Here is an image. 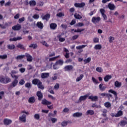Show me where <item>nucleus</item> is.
Returning a JSON list of instances; mask_svg holds the SVG:
<instances>
[{
  "mask_svg": "<svg viewBox=\"0 0 127 127\" xmlns=\"http://www.w3.org/2000/svg\"><path fill=\"white\" fill-rule=\"evenodd\" d=\"M32 84L33 85H35L38 86L39 89H41V90H44V86L42 84V82L40 81L39 79L34 78L32 80Z\"/></svg>",
  "mask_w": 127,
  "mask_h": 127,
  "instance_id": "nucleus-1",
  "label": "nucleus"
},
{
  "mask_svg": "<svg viewBox=\"0 0 127 127\" xmlns=\"http://www.w3.org/2000/svg\"><path fill=\"white\" fill-rule=\"evenodd\" d=\"M10 82H11V79L8 76H0V82L1 83V84H8V83H10Z\"/></svg>",
  "mask_w": 127,
  "mask_h": 127,
  "instance_id": "nucleus-2",
  "label": "nucleus"
},
{
  "mask_svg": "<svg viewBox=\"0 0 127 127\" xmlns=\"http://www.w3.org/2000/svg\"><path fill=\"white\" fill-rule=\"evenodd\" d=\"M23 114L19 118V120L23 123H25L26 122V115H29V113H28V112L23 111L21 112V114Z\"/></svg>",
  "mask_w": 127,
  "mask_h": 127,
  "instance_id": "nucleus-3",
  "label": "nucleus"
},
{
  "mask_svg": "<svg viewBox=\"0 0 127 127\" xmlns=\"http://www.w3.org/2000/svg\"><path fill=\"white\" fill-rule=\"evenodd\" d=\"M41 103L42 105H44V106H47V108L48 109H50V110H52V109H53V105L48 106L49 105H51L52 103L50 101H48L47 100L45 99H44L43 100H42Z\"/></svg>",
  "mask_w": 127,
  "mask_h": 127,
  "instance_id": "nucleus-4",
  "label": "nucleus"
},
{
  "mask_svg": "<svg viewBox=\"0 0 127 127\" xmlns=\"http://www.w3.org/2000/svg\"><path fill=\"white\" fill-rule=\"evenodd\" d=\"M93 23H99L101 21V17H93L91 20Z\"/></svg>",
  "mask_w": 127,
  "mask_h": 127,
  "instance_id": "nucleus-5",
  "label": "nucleus"
},
{
  "mask_svg": "<svg viewBox=\"0 0 127 127\" xmlns=\"http://www.w3.org/2000/svg\"><path fill=\"white\" fill-rule=\"evenodd\" d=\"M3 123L5 126H9L12 123V121L9 119H4Z\"/></svg>",
  "mask_w": 127,
  "mask_h": 127,
  "instance_id": "nucleus-6",
  "label": "nucleus"
},
{
  "mask_svg": "<svg viewBox=\"0 0 127 127\" xmlns=\"http://www.w3.org/2000/svg\"><path fill=\"white\" fill-rule=\"evenodd\" d=\"M36 95L38 97V101H41L43 99V94L41 91H38L37 92Z\"/></svg>",
  "mask_w": 127,
  "mask_h": 127,
  "instance_id": "nucleus-7",
  "label": "nucleus"
},
{
  "mask_svg": "<svg viewBox=\"0 0 127 127\" xmlns=\"http://www.w3.org/2000/svg\"><path fill=\"white\" fill-rule=\"evenodd\" d=\"M25 56L27 58V61L28 62H31L33 60L32 57L28 53H25Z\"/></svg>",
  "mask_w": 127,
  "mask_h": 127,
  "instance_id": "nucleus-8",
  "label": "nucleus"
},
{
  "mask_svg": "<svg viewBox=\"0 0 127 127\" xmlns=\"http://www.w3.org/2000/svg\"><path fill=\"white\" fill-rule=\"evenodd\" d=\"M89 100H91L92 102H97L98 101V96H90L88 97Z\"/></svg>",
  "mask_w": 127,
  "mask_h": 127,
  "instance_id": "nucleus-9",
  "label": "nucleus"
},
{
  "mask_svg": "<svg viewBox=\"0 0 127 127\" xmlns=\"http://www.w3.org/2000/svg\"><path fill=\"white\" fill-rule=\"evenodd\" d=\"M85 5L84 2H81V3H74V6L75 7H84V6Z\"/></svg>",
  "mask_w": 127,
  "mask_h": 127,
  "instance_id": "nucleus-10",
  "label": "nucleus"
},
{
  "mask_svg": "<svg viewBox=\"0 0 127 127\" xmlns=\"http://www.w3.org/2000/svg\"><path fill=\"white\" fill-rule=\"evenodd\" d=\"M64 71H71L73 70V65H66L64 68Z\"/></svg>",
  "mask_w": 127,
  "mask_h": 127,
  "instance_id": "nucleus-11",
  "label": "nucleus"
},
{
  "mask_svg": "<svg viewBox=\"0 0 127 127\" xmlns=\"http://www.w3.org/2000/svg\"><path fill=\"white\" fill-rule=\"evenodd\" d=\"M13 30H20L21 29V25L20 24H17L12 27Z\"/></svg>",
  "mask_w": 127,
  "mask_h": 127,
  "instance_id": "nucleus-12",
  "label": "nucleus"
},
{
  "mask_svg": "<svg viewBox=\"0 0 127 127\" xmlns=\"http://www.w3.org/2000/svg\"><path fill=\"white\" fill-rule=\"evenodd\" d=\"M108 7L110 9V10H114L116 8V6L115 4H112V3H109L108 4Z\"/></svg>",
  "mask_w": 127,
  "mask_h": 127,
  "instance_id": "nucleus-13",
  "label": "nucleus"
},
{
  "mask_svg": "<svg viewBox=\"0 0 127 127\" xmlns=\"http://www.w3.org/2000/svg\"><path fill=\"white\" fill-rule=\"evenodd\" d=\"M42 18L43 20L48 21V20H49V18H50V14H46L43 17L42 16Z\"/></svg>",
  "mask_w": 127,
  "mask_h": 127,
  "instance_id": "nucleus-14",
  "label": "nucleus"
},
{
  "mask_svg": "<svg viewBox=\"0 0 127 127\" xmlns=\"http://www.w3.org/2000/svg\"><path fill=\"white\" fill-rule=\"evenodd\" d=\"M50 27L51 29H53L55 30L56 28H57V24L55 23H52L50 24Z\"/></svg>",
  "mask_w": 127,
  "mask_h": 127,
  "instance_id": "nucleus-15",
  "label": "nucleus"
},
{
  "mask_svg": "<svg viewBox=\"0 0 127 127\" xmlns=\"http://www.w3.org/2000/svg\"><path fill=\"white\" fill-rule=\"evenodd\" d=\"M28 102L30 104H34L35 103V97L34 96L30 97L28 99Z\"/></svg>",
  "mask_w": 127,
  "mask_h": 127,
  "instance_id": "nucleus-16",
  "label": "nucleus"
},
{
  "mask_svg": "<svg viewBox=\"0 0 127 127\" xmlns=\"http://www.w3.org/2000/svg\"><path fill=\"white\" fill-rule=\"evenodd\" d=\"M86 115L87 116H93L95 115V111L93 110H88L86 111Z\"/></svg>",
  "mask_w": 127,
  "mask_h": 127,
  "instance_id": "nucleus-17",
  "label": "nucleus"
},
{
  "mask_svg": "<svg viewBox=\"0 0 127 127\" xmlns=\"http://www.w3.org/2000/svg\"><path fill=\"white\" fill-rule=\"evenodd\" d=\"M108 92L111 93V94H113V95H114V97H115V99H117L118 98V93H117V92H116V91L113 89H110L108 91Z\"/></svg>",
  "mask_w": 127,
  "mask_h": 127,
  "instance_id": "nucleus-18",
  "label": "nucleus"
},
{
  "mask_svg": "<svg viewBox=\"0 0 127 127\" xmlns=\"http://www.w3.org/2000/svg\"><path fill=\"white\" fill-rule=\"evenodd\" d=\"M36 26H37V27H38V28H40V29H42L43 27H44L43 23L41 22H37Z\"/></svg>",
  "mask_w": 127,
  "mask_h": 127,
  "instance_id": "nucleus-19",
  "label": "nucleus"
},
{
  "mask_svg": "<svg viewBox=\"0 0 127 127\" xmlns=\"http://www.w3.org/2000/svg\"><path fill=\"white\" fill-rule=\"evenodd\" d=\"M18 83V80L17 79H14L11 83V87L12 88H14L16 85H17V83Z\"/></svg>",
  "mask_w": 127,
  "mask_h": 127,
  "instance_id": "nucleus-20",
  "label": "nucleus"
},
{
  "mask_svg": "<svg viewBox=\"0 0 127 127\" xmlns=\"http://www.w3.org/2000/svg\"><path fill=\"white\" fill-rule=\"evenodd\" d=\"M123 115H124V112H123V111L120 110L115 115V117L116 118H119L120 117H121V116H123Z\"/></svg>",
  "mask_w": 127,
  "mask_h": 127,
  "instance_id": "nucleus-21",
  "label": "nucleus"
},
{
  "mask_svg": "<svg viewBox=\"0 0 127 127\" xmlns=\"http://www.w3.org/2000/svg\"><path fill=\"white\" fill-rule=\"evenodd\" d=\"M41 77L42 79H45V78H48V77H49V73H42L41 74Z\"/></svg>",
  "mask_w": 127,
  "mask_h": 127,
  "instance_id": "nucleus-22",
  "label": "nucleus"
},
{
  "mask_svg": "<svg viewBox=\"0 0 127 127\" xmlns=\"http://www.w3.org/2000/svg\"><path fill=\"white\" fill-rule=\"evenodd\" d=\"M81 116H83V113L79 112H76L73 115V117L74 118H79V117H81Z\"/></svg>",
  "mask_w": 127,
  "mask_h": 127,
  "instance_id": "nucleus-23",
  "label": "nucleus"
},
{
  "mask_svg": "<svg viewBox=\"0 0 127 127\" xmlns=\"http://www.w3.org/2000/svg\"><path fill=\"white\" fill-rule=\"evenodd\" d=\"M21 39H22V37H18L17 38L14 37L13 38H10L9 41H17V40H21Z\"/></svg>",
  "mask_w": 127,
  "mask_h": 127,
  "instance_id": "nucleus-24",
  "label": "nucleus"
},
{
  "mask_svg": "<svg viewBox=\"0 0 127 127\" xmlns=\"http://www.w3.org/2000/svg\"><path fill=\"white\" fill-rule=\"evenodd\" d=\"M111 78H112V75H107L104 77V81L105 82H109V80H111Z\"/></svg>",
  "mask_w": 127,
  "mask_h": 127,
  "instance_id": "nucleus-25",
  "label": "nucleus"
},
{
  "mask_svg": "<svg viewBox=\"0 0 127 127\" xmlns=\"http://www.w3.org/2000/svg\"><path fill=\"white\" fill-rule=\"evenodd\" d=\"M88 98V95H85L84 96H81L79 97V101L82 102V101H85Z\"/></svg>",
  "mask_w": 127,
  "mask_h": 127,
  "instance_id": "nucleus-26",
  "label": "nucleus"
},
{
  "mask_svg": "<svg viewBox=\"0 0 127 127\" xmlns=\"http://www.w3.org/2000/svg\"><path fill=\"white\" fill-rule=\"evenodd\" d=\"M99 89L101 92H104L105 90H106V88H107L106 86H103V83H101L99 86Z\"/></svg>",
  "mask_w": 127,
  "mask_h": 127,
  "instance_id": "nucleus-27",
  "label": "nucleus"
},
{
  "mask_svg": "<svg viewBox=\"0 0 127 127\" xmlns=\"http://www.w3.org/2000/svg\"><path fill=\"white\" fill-rule=\"evenodd\" d=\"M91 57H88L87 59H85L83 60L84 64H88L91 62Z\"/></svg>",
  "mask_w": 127,
  "mask_h": 127,
  "instance_id": "nucleus-28",
  "label": "nucleus"
},
{
  "mask_svg": "<svg viewBox=\"0 0 127 127\" xmlns=\"http://www.w3.org/2000/svg\"><path fill=\"white\" fill-rule=\"evenodd\" d=\"M115 86L116 88H120L122 86V82H120L117 80L115 82Z\"/></svg>",
  "mask_w": 127,
  "mask_h": 127,
  "instance_id": "nucleus-29",
  "label": "nucleus"
},
{
  "mask_svg": "<svg viewBox=\"0 0 127 127\" xmlns=\"http://www.w3.org/2000/svg\"><path fill=\"white\" fill-rule=\"evenodd\" d=\"M29 48H33V49H36L38 47L37 44H31L29 46Z\"/></svg>",
  "mask_w": 127,
  "mask_h": 127,
  "instance_id": "nucleus-30",
  "label": "nucleus"
},
{
  "mask_svg": "<svg viewBox=\"0 0 127 127\" xmlns=\"http://www.w3.org/2000/svg\"><path fill=\"white\" fill-rule=\"evenodd\" d=\"M7 48L9 49L10 50H12L13 49H15V45L12 44V45H8L7 46Z\"/></svg>",
  "mask_w": 127,
  "mask_h": 127,
  "instance_id": "nucleus-31",
  "label": "nucleus"
},
{
  "mask_svg": "<svg viewBox=\"0 0 127 127\" xmlns=\"http://www.w3.org/2000/svg\"><path fill=\"white\" fill-rule=\"evenodd\" d=\"M29 4L30 6H35L36 1H35L34 0H31L29 1Z\"/></svg>",
  "mask_w": 127,
  "mask_h": 127,
  "instance_id": "nucleus-32",
  "label": "nucleus"
},
{
  "mask_svg": "<svg viewBox=\"0 0 127 127\" xmlns=\"http://www.w3.org/2000/svg\"><path fill=\"white\" fill-rule=\"evenodd\" d=\"M94 49L96 50H100L102 49V45L101 44L96 45L94 47Z\"/></svg>",
  "mask_w": 127,
  "mask_h": 127,
  "instance_id": "nucleus-33",
  "label": "nucleus"
},
{
  "mask_svg": "<svg viewBox=\"0 0 127 127\" xmlns=\"http://www.w3.org/2000/svg\"><path fill=\"white\" fill-rule=\"evenodd\" d=\"M56 64L58 65H61V66H62L63 64H64V62L62 60H59L58 61L56 62Z\"/></svg>",
  "mask_w": 127,
  "mask_h": 127,
  "instance_id": "nucleus-34",
  "label": "nucleus"
},
{
  "mask_svg": "<svg viewBox=\"0 0 127 127\" xmlns=\"http://www.w3.org/2000/svg\"><path fill=\"white\" fill-rule=\"evenodd\" d=\"M25 57V55H19L17 56L16 58L15 59H16V60H19L20 59H23V58H24Z\"/></svg>",
  "mask_w": 127,
  "mask_h": 127,
  "instance_id": "nucleus-35",
  "label": "nucleus"
},
{
  "mask_svg": "<svg viewBox=\"0 0 127 127\" xmlns=\"http://www.w3.org/2000/svg\"><path fill=\"white\" fill-rule=\"evenodd\" d=\"M16 47H17V48H20V49H22L23 50H24L25 49V48H24L23 45L21 44H18L17 45Z\"/></svg>",
  "mask_w": 127,
  "mask_h": 127,
  "instance_id": "nucleus-36",
  "label": "nucleus"
},
{
  "mask_svg": "<svg viewBox=\"0 0 127 127\" xmlns=\"http://www.w3.org/2000/svg\"><path fill=\"white\" fill-rule=\"evenodd\" d=\"M60 67L59 66V65H58V64H56V63H55V64L53 66L54 70H58V69H59Z\"/></svg>",
  "mask_w": 127,
  "mask_h": 127,
  "instance_id": "nucleus-37",
  "label": "nucleus"
},
{
  "mask_svg": "<svg viewBox=\"0 0 127 127\" xmlns=\"http://www.w3.org/2000/svg\"><path fill=\"white\" fill-rule=\"evenodd\" d=\"M83 78H84V75L83 74H81L79 77H78L76 79V82H80V81H81V80H82V79H83Z\"/></svg>",
  "mask_w": 127,
  "mask_h": 127,
  "instance_id": "nucleus-38",
  "label": "nucleus"
},
{
  "mask_svg": "<svg viewBox=\"0 0 127 127\" xmlns=\"http://www.w3.org/2000/svg\"><path fill=\"white\" fill-rule=\"evenodd\" d=\"M126 125H127V121L122 120L120 123V126L125 127Z\"/></svg>",
  "mask_w": 127,
  "mask_h": 127,
  "instance_id": "nucleus-39",
  "label": "nucleus"
},
{
  "mask_svg": "<svg viewBox=\"0 0 127 127\" xmlns=\"http://www.w3.org/2000/svg\"><path fill=\"white\" fill-rule=\"evenodd\" d=\"M87 46V45H82L81 46H78L76 47V49H78L80 50V49H83V48H85Z\"/></svg>",
  "mask_w": 127,
  "mask_h": 127,
  "instance_id": "nucleus-40",
  "label": "nucleus"
},
{
  "mask_svg": "<svg viewBox=\"0 0 127 127\" xmlns=\"http://www.w3.org/2000/svg\"><path fill=\"white\" fill-rule=\"evenodd\" d=\"M50 121H51L52 124H55V123L57 122L58 119L55 118H51Z\"/></svg>",
  "mask_w": 127,
  "mask_h": 127,
  "instance_id": "nucleus-41",
  "label": "nucleus"
},
{
  "mask_svg": "<svg viewBox=\"0 0 127 127\" xmlns=\"http://www.w3.org/2000/svg\"><path fill=\"white\" fill-rule=\"evenodd\" d=\"M35 120H37V121H39L40 120V115L39 114H36L34 115Z\"/></svg>",
  "mask_w": 127,
  "mask_h": 127,
  "instance_id": "nucleus-42",
  "label": "nucleus"
},
{
  "mask_svg": "<svg viewBox=\"0 0 127 127\" xmlns=\"http://www.w3.org/2000/svg\"><path fill=\"white\" fill-rule=\"evenodd\" d=\"M74 17L76 19H81L82 18V16L79 14H74Z\"/></svg>",
  "mask_w": 127,
  "mask_h": 127,
  "instance_id": "nucleus-43",
  "label": "nucleus"
},
{
  "mask_svg": "<svg viewBox=\"0 0 127 127\" xmlns=\"http://www.w3.org/2000/svg\"><path fill=\"white\" fill-rule=\"evenodd\" d=\"M25 86L26 88H28V89H30L32 86L31 85V84L29 82L26 83Z\"/></svg>",
  "mask_w": 127,
  "mask_h": 127,
  "instance_id": "nucleus-44",
  "label": "nucleus"
},
{
  "mask_svg": "<svg viewBox=\"0 0 127 127\" xmlns=\"http://www.w3.org/2000/svg\"><path fill=\"white\" fill-rule=\"evenodd\" d=\"M96 70L97 71V72H99L100 73H102V72L104 71L103 70V68L101 67H97L96 68Z\"/></svg>",
  "mask_w": 127,
  "mask_h": 127,
  "instance_id": "nucleus-45",
  "label": "nucleus"
},
{
  "mask_svg": "<svg viewBox=\"0 0 127 127\" xmlns=\"http://www.w3.org/2000/svg\"><path fill=\"white\" fill-rule=\"evenodd\" d=\"M60 57V56H58L57 57H55L53 58H51L49 59V61H55L57 58H59Z\"/></svg>",
  "mask_w": 127,
  "mask_h": 127,
  "instance_id": "nucleus-46",
  "label": "nucleus"
},
{
  "mask_svg": "<svg viewBox=\"0 0 127 127\" xmlns=\"http://www.w3.org/2000/svg\"><path fill=\"white\" fill-rule=\"evenodd\" d=\"M58 37L59 40V41H60V42H64V41H65V38H61V35H59V36H58Z\"/></svg>",
  "mask_w": 127,
  "mask_h": 127,
  "instance_id": "nucleus-47",
  "label": "nucleus"
},
{
  "mask_svg": "<svg viewBox=\"0 0 127 127\" xmlns=\"http://www.w3.org/2000/svg\"><path fill=\"white\" fill-rule=\"evenodd\" d=\"M105 107H106V108H110L111 106H112V105L111 104V103L107 102H106L104 104Z\"/></svg>",
  "mask_w": 127,
  "mask_h": 127,
  "instance_id": "nucleus-48",
  "label": "nucleus"
},
{
  "mask_svg": "<svg viewBox=\"0 0 127 127\" xmlns=\"http://www.w3.org/2000/svg\"><path fill=\"white\" fill-rule=\"evenodd\" d=\"M105 97L106 98H108V99L110 100L111 98H113V95L110 93H106Z\"/></svg>",
  "mask_w": 127,
  "mask_h": 127,
  "instance_id": "nucleus-49",
  "label": "nucleus"
},
{
  "mask_svg": "<svg viewBox=\"0 0 127 127\" xmlns=\"http://www.w3.org/2000/svg\"><path fill=\"white\" fill-rule=\"evenodd\" d=\"M19 84L22 86V85H24V84H25V81H24V79H22L19 81Z\"/></svg>",
  "mask_w": 127,
  "mask_h": 127,
  "instance_id": "nucleus-50",
  "label": "nucleus"
},
{
  "mask_svg": "<svg viewBox=\"0 0 127 127\" xmlns=\"http://www.w3.org/2000/svg\"><path fill=\"white\" fill-rule=\"evenodd\" d=\"M24 20H25V18H24V17H22V18H20L19 19L18 22H19V23H21L23 22V21H24Z\"/></svg>",
  "mask_w": 127,
  "mask_h": 127,
  "instance_id": "nucleus-51",
  "label": "nucleus"
},
{
  "mask_svg": "<svg viewBox=\"0 0 127 127\" xmlns=\"http://www.w3.org/2000/svg\"><path fill=\"white\" fill-rule=\"evenodd\" d=\"M7 58V55H0V59H6Z\"/></svg>",
  "mask_w": 127,
  "mask_h": 127,
  "instance_id": "nucleus-52",
  "label": "nucleus"
},
{
  "mask_svg": "<svg viewBox=\"0 0 127 127\" xmlns=\"http://www.w3.org/2000/svg\"><path fill=\"white\" fill-rule=\"evenodd\" d=\"M67 122L66 121H64L62 123H61V125L63 127H66L67 126Z\"/></svg>",
  "mask_w": 127,
  "mask_h": 127,
  "instance_id": "nucleus-53",
  "label": "nucleus"
},
{
  "mask_svg": "<svg viewBox=\"0 0 127 127\" xmlns=\"http://www.w3.org/2000/svg\"><path fill=\"white\" fill-rule=\"evenodd\" d=\"M109 41L110 42V43H112L113 42V40H115V37H112V36H110L109 38Z\"/></svg>",
  "mask_w": 127,
  "mask_h": 127,
  "instance_id": "nucleus-54",
  "label": "nucleus"
},
{
  "mask_svg": "<svg viewBox=\"0 0 127 127\" xmlns=\"http://www.w3.org/2000/svg\"><path fill=\"white\" fill-rule=\"evenodd\" d=\"M92 80L93 81V83H95L96 84H99V81H98V80L96 79V78H95V77H92Z\"/></svg>",
  "mask_w": 127,
  "mask_h": 127,
  "instance_id": "nucleus-55",
  "label": "nucleus"
},
{
  "mask_svg": "<svg viewBox=\"0 0 127 127\" xmlns=\"http://www.w3.org/2000/svg\"><path fill=\"white\" fill-rule=\"evenodd\" d=\"M4 96V91H0V100L2 99V97Z\"/></svg>",
  "mask_w": 127,
  "mask_h": 127,
  "instance_id": "nucleus-56",
  "label": "nucleus"
},
{
  "mask_svg": "<svg viewBox=\"0 0 127 127\" xmlns=\"http://www.w3.org/2000/svg\"><path fill=\"white\" fill-rule=\"evenodd\" d=\"M93 42L94 43H99V38H94L93 39Z\"/></svg>",
  "mask_w": 127,
  "mask_h": 127,
  "instance_id": "nucleus-57",
  "label": "nucleus"
},
{
  "mask_svg": "<svg viewBox=\"0 0 127 127\" xmlns=\"http://www.w3.org/2000/svg\"><path fill=\"white\" fill-rule=\"evenodd\" d=\"M57 16H58L59 17H62V16H64V14H63V12H60L57 14Z\"/></svg>",
  "mask_w": 127,
  "mask_h": 127,
  "instance_id": "nucleus-58",
  "label": "nucleus"
},
{
  "mask_svg": "<svg viewBox=\"0 0 127 127\" xmlns=\"http://www.w3.org/2000/svg\"><path fill=\"white\" fill-rule=\"evenodd\" d=\"M19 71L20 72V73H24V72H25V68L22 67L20 68Z\"/></svg>",
  "mask_w": 127,
  "mask_h": 127,
  "instance_id": "nucleus-59",
  "label": "nucleus"
},
{
  "mask_svg": "<svg viewBox=\"0 0 127 127\" xmlns=\"http://www.w3.org/2000/svg\"><path fill=\"white\" fill-rule=\"evenodd\" d=\"M33 18H34V19H38V18H39V15L38 14H34L33 16Z\"/></svg>",
  "mask_w": 127,
  "mask_h": 127,
  "instance_id": "nucleus-60",
  "label": "nucleus"
},
{
  "mask_svg": "<svg viewBox=\"0 0 127 127\" xmlns=\"http://www.w3.org/2000/svg\"><path fill=\"white\" fill-rule=\"evenodd\" d=\"M79 37V35H75L72 37V40H76Z\"/></svg>",
  "mask_w": 127,
  "mask_h": 127,
  "instance_id": "nucleus-61",
  "label": "nucleus"
},
{
  "mask_svg": "<svg viewBox=\"0 0 127 127\" xmlns=\"http://www.w3.org/2000/svg\"><path fill=\"white\" fill-rule=\"evenodd\" d=\"M43 4H44V2L43 1H40L38 3L39 6H43Z\"/></svg>",
  "mask_w": 127,
  "mask_h": 127,
  "instance_id": "nucleus-62",
  "label": "nucleus"
},
{
  "mask_svg": "<svg viewBox=\"0 0 127 127\" xmlns=\"http://www.w3.org/2000/svg\"><path fill=\"white\" fill-rule=\"evenodd\" d=\"M100 11L102 15H103V14H105V9L101 8L100 9Z\"/></svg>",
  "mask_w": 127,
  "mask_h": 127,
  "instance_id": "nucleus-63",
  "label": "nucleus"
},
{
  "mask_svg": "<svg viewBox=\"0 0 127 127\" xmlns=\"http://www.w3.org/2000/svg\"><path fill=\"white\" fill-rule=\"evenodd\" d=\"M68 112H69V108H65L63 110V112H64V113H68Z\"/></svg>",
  "mask_w": 127,
  "mask_h": 127,
  "instance_id": "nucleus-64",
  "label": "nucleus"
}]
</instances>
